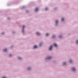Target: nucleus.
Instances as JSON below:
<instances>
[{
  "label": "nucleus",
  "mask_w": 78,
  "mask_h": 78,
  "mask_svg": "<svg viewBox=\"0 0 78 78\" xmlns=\"http://www.w3.org/2000/svg\"><path fill=\"white\" fill-rule=\"evenodd\" d=\"M56 23H58V21L57 20L56 21Z\"/></svg>",
  "instance_id": "9b49d317"
},
{
  "label": "nucleus",
  "mask_w": 78,
  "mask_h": 78,
  "mask_svg": "<svg viewBox=\"0 0 78 78\" xmlns=\"http://www.w3.org/2000/svg\"><path fill=\"white\" fill-rule=\"evenodd\" d=\"M76 43L78 44V40H76Z\"/></svg>",
  "instance_id": "ddd939ff"
},
{
  "label": "nucleus",
  "mask_w": 78,
  "mask_h": 78,
  "mask_svg": "<svg viewBox=\"0 0 78 78\" xmlns=\"http://www.w3.org/2000/svg\"><path fill=\"white\" fill-rule=\"evenodd\" d=\"M51 59V57L48 58V59Z\"/></svg>",
  "instance_id": "f8f14e48"
},
{
  "label": "nucleus",
  "mask_w": 78,
  "mask_h": 78,
  "mask_svg": "<svg viewBox=\"0 0 78 78\" xmlns=\"http://www.w3.org/2000/svg\"><path fill=\"white\" fill-rule=\"evenodd\" d=\"M55 36H54V35H53V36H52V37H53V38H54V37Z\"/></svg>",
  "instance_id": "aec40b11"
},
{
  "label": "nucleus",
  "mask_w": 78,
  "mask_h": 78,
  "mask_svg": "<svg viewBox=\"0 0 78 78\" xmlns=\"http://www.w3.org/2000/svg\"><path fill=\"white\" fill-rule=\"evenodd\" d=\"M3 51H4L5 52V51H7V49H4V50H3Z\"/></svg>",
  "instance_id": "423d86ee"
},
{
  "label": "nucleus",
  "mask_w": 78,
  "mask_h": 78,
  "mask_svg": "<svg viewBox=\"0 0 78 78\" xmlns=\"http://www.w3.org/2000/svg\"><path fill=\"white\" fill-rule=\"evenodd\" d=\"M54 46L55 47H57V45L55 43L54 44Z\"/></svg>",
  "instance_id": "f03ea898"
},
{
  "label": "nucleus",
  "mask_w": 78,
  "mask_h": 78,
  "mask_svg": "<svg viewBox=\"0 0 78 78\" xmlns=\"http://www.w3.org/2000/svg\"><path fill=\"white\" fill-rule=\"evenodd\" d=\"M37 48V46L36 45L34 46V48Z\"/></svg>",
  "instance_id": "0eeeda50"
},
{
  "label": "nucleus",
  "mask_w": 78,
  "mask_h": 78,
  "mask_svg": "<svg viewBox=\"0 0 78 78\" xmlns=\"http://www.w3.org/2000/svg\"><path fill=\"white\" fill-rule=\"evenodd\" d=\"M24 28H25V26H23V30H24Z\"/></svg>",
  "instance_id": "20e7f679"
},
{
  "label": "nucleus",
  "mask_w": 78,
  "mask_h": 78,
  "mask_svg": "<svg viewBox=\"0 0 78 78\" xmlns=\"http://www.w3.org/2000/svg\"><path fill=\"white\" fill-rule=\"evenodd\" d=\"M28 70H30V68H28Z\"/></svg>",
  "instance_id": "dca6fc26"
},
{
  "label": "nucleus",
  "mask_w": 78,
  "mask_h": 78,
  "mask_svg": "<svg viewBox=\"0 0 78 78\" xmlns=\"http://www.w3.org/2000/svg\"><path fill=\"white\" fill-rule=\"evenodd\" d=\"M52 46H50V47L49 48V50H51V48H52Z\"/></svg>",
  "instance_id": "f257e3e1"
},
{
  "label": "nucleus",
  "mask_w": 78,
  "mask_h": 78,
  "mask_svg": "<svg viewBox=\"0 0 78 78\" xmlns=\"http://www.w3.org/2000/svg\"><path fill=\"white\" fill-rule=\"evenodd\" d=\"M65 64H66V63H63V65H64Z\"/></svg>",
  "instance_id": "412c9836"
},
{
  "label": "nucleus",
  "mask_w": 78,
  "mask_h": 78,
  "mask_svg": "<svg viewBox=\"0 0 78 78\" xmlns=\"http://www.w3.org/2000/svg\"><path fill=\"white\" fill-rule=\"evenodd\" d=\"M36 34H37V35H38V36H39V33H38V32H37L36 33Z\"/></svg>",
  "instance_id": "6e6552de"
},
{
  "label": "nucleus",
  "mask_w": 78,
  "mask_h": 78,
  "mask_svg": "<svg viewBox=\"0 0 78 78\" xmlns=\"http://www.w3.org/2000/svg\"><path fill=\"white\" fill-rule=\"evenodd\" d=\"M38 9L37 8H36L35 9V11H37V10H38Z\"/></svg>",
  "instance_id": "39448f33"
},
{
  "label": "nucleus",
  "mask_w": 78,
  "mask_h": 78,
  "mask_svg": "<svg viewBox=\"0 0 78 78\" xmlns=\"http://www.w3.org/2000/svg\"><path fill=\"white\" fill-rule=\"evenodd\" d=\"M18 59H21V58H18Z\"/></svg>",
  "instance_id": "6ab92c4d"
},
{
  "label": "nucleus",
  "mask_w": 78,
  "mask_h": 78,
  "mask_svg": "<svg viewBox=\"0 0 78 78\" xmlns=\"http://www.w3.org/2000/svg\"><path fill=\"white\" fill-rule=\"evenodd\" d=\"M72 70L73 71H75V69L74 68H72Z\"/></svg>",
  "instance_id": "7ed1b4c3"
},
{
  "label": "nucleus",
  "mask_w": 78,
  "mask_h": 78,
  "mask_svg": "<svg viewBox=\"0 0 78 78\" xmlns=\"http://www.w3.org/2000/svg\"><path fill=\"white\" fill-rule=\"evenodd\" d=\"M2 34H3V33H2Z\"/></svg>",
  "instance_id": "5701e85b"
},
{
  "label": "nucleus",
  "mask_w": 78,
  "mask_h": 78,
  "mask_svg": "<svg viewBox=\"0 0 78 78\" xmlns=\"http://www.w3.org/2000/svg\"><path fill=\"white\" fill-rule=\"evenodd\" d=\"M64 20V19L63 18H62L61 19L62 21H63Z\"/></svg>",
  "instance_id": "1a4fd4ad"
},
{
  "label": "nucleus",
  "mask_w": 78,
  "mask_h": 78,
  "mask_svg": "<svg viewBox=\"0 0 78 78\" xmlns=\"http://www.w3.org/2000/svg\"><path fill=\"white\" fill-rule=\"evenodd\" d=\"M46 36H48V34H46Z\"/></svg>",
  "instance_id": "9d476101"
},
{
  "label": "nucleus",
  "mask_w": 78,
  "mask_h": 78,
  "mask_svg": "<svg viewBox=\"0 0 78 78\" xmlns=\"http://www.w3.org/2000/svg\"><path fill=\"white\" fill-rule=\"evenodd\" d=\"M48 9L47 8H46V9H45V10H47Z\"/></svg>",
  "instance_id": "f3484780"
},
{
  "label": "nucleus",
  "mask_w": 78,
  "mask_h": 78,
  "mask_svg": "<svg viewBox=\"0 0 78 78\" xmlns=\"http://www.w3.org/2000/svg\"><path fill=\"white\" fill-rule=\"evenodd\" d=\"M59 37L60 38H61V37H61V35H60Z\"/></svg>",
  "instance_id": "4468645a"
},
{
  "label": "nucleus",
  "mask_w": 78,
  "mask_h": 78,
  "mask_svg": "<svg viewBox=\"0 0 78 78\" xmlns=\"http://www.w3.org/2000/svg\"><path fill=\"white\" fill-rule=\"evenodd\" d=\"M70 63H72V61L70 60Z\"/></svg>",
  "instance_id": "2eb2a0df"
},
{
  "label": "nucleus",
  "mask_w": 78,
  "mask_h": 78,
  "mask_svg": "<svg viewBox=\"0 0 78 78\" xmlns=\"http://www.w3.org/2000/svg\"><path fill=\"white\" fill-rule=\"evenodd\" d=\"M41 46V43H40V46Z\"/></svg>",
  "instance_id": "4be33fe9"
},
{
  "label": "nucleus",
  "mask_w": 78,
  "mask_h": 78,
  "mask_svg": "<svg viewBox=\"0 0 78 78\" xmlns=\"http://www.w3.org/2000/svg\"><path fill=\"white\" fill-rule=\"evenodd\" d=\"M9 56H11V54H9Z\"/></svg>",
  "instance_id": "a211bd4d"
}]
</instances>
